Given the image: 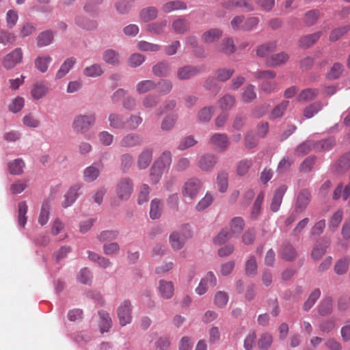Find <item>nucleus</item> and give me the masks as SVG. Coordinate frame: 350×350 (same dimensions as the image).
<instances>
[{
    "mask_svg": "<svg viewBox=\"0 0 350 350\" xmlns=\"http://www.w3.org/2000/svg\"><path fill=\"white\" fill-rule=\"evenodd\" d=\"M286 190V186L282 185L275 191L270 206V208L273 212L275 213L280 209L284 195L285 194Z\"/></svg>",
    "mask_w": 350,
    "mask_h": 350,
    "instance_id": "nucleus-16",
    "label": "nucleus"
},
{
    "mask_svg": "<svg viewBox=\"0 0 350 350\" xmlns=\"http://www.w3.org/2000/svg\"><path fill=\"white\" fill-rule=\"evenodd\" d=\"M277 47L276 41H271L260 45L256 49V55L259 57H264L268 54L275 50Z\"/></svg>",
    "mask_w": 350,
    "mask_h": 350,
    "instance_id": "nucleus-39",
    "label": "nucleus"
},
{
    "mask_svg": "<svg viewBox=\"0 0 350 350\" xmlns=\"http://www.w3.org/2000/svg\"><path fill=\"white\" fill-rule=\"evenodd\" d=\"M318 90L308 88L303 90L297 97L298 101H309L313 100L318 95Z\"/></svg>",
    "mask_w": 350,
    "mask_h": 350,
    "instance_id": "nucleus-61",
    "label": "nucleus"
},
{
    "mask_svg": "<svg viewBox=\"0 0 350 350\" xmlns=\"http://www.w3.org/2000/svg\"><path fill=\"white\" fill-rule=\"evenodd\" d=\"M272 342V335L269 333H264L260 335L258 340V346L260 350H268Z\"/></svg>",
    "mask_w": 350,
    "mask_h": 350,
    "instance_id": "nucleus-52",
    "label": "nucleus"
},
{
    "mask_svg": "<svg viewBox=\"0 0 350 350\" xmlns=\"http://www.w3.org/2000/svg\"><path fill=\"white\" fill-rule=\"evenodd\" d=\"M217 162V157L211 153H206L202 155L198 161V167L201 170L208 172L213 169Z\"/></svg>",
    "mask_w": 350,
    "mask_h": 350,
    "instance_id": "nucleus-11",
    "label": "nucleus"
},
{
    "mask_svg": "<svg viewBox=\"0 0 350 350\" xmlns=\"http://www.w3.org/2000/svg\"><path fill=\"white\" fill-rule=\"evenodd\" d=\"M222 7L226 9H231L234 7L243 8L247 12H252L254 10L253 5L251 3L250 0H227L221 3Z\"/></svg>",
    "mask_w": 350,
    "mask_h": 350,
    "instance_id": "nucleus-13",
    "label": "nucleus"
},
{
    "mask_svg": "<svg viewBox=\"0 0 350 350\" xmlns=\"http://www.w3.org/2000/svg\"><path fill=\"white\" fill-rule=\"evenodd\" d=\"M202 186L200 180L196 178H191L184 183L181 189L182 195L185 198L193 200L199 193Z\"/></svg>",
    "mask_w": 350,
    "mask_h": 350,
    "instance_id": "nucleus-4",
    "label": "nucleus"
},
{
    "mask_svg": "<svg viewBox=\"0 0 350 350\" xmlns=\"http://www.w3.org/2000/svg\"><path fill=\"white\" fill-rule=\"evenodd\" d=\"M294 163L293 157H284L278 163L276 172L278 174H284L289 170L291 166Z\"/></svg>",
    "mask_w": 350,
    "mask_h": 350,
    "instance_id": "nucleus-57",
    "label": "nucleus"
},
{
    "mask_svg": "<svg viewBox=\"0 0 350 350\" xmlns=\"http://www.w3.org/2000/svg\"><path fill=\"white\" fill-rule=\"evenodd\" d=\"M235 49L234 40L232 38H226L221 41L218 51L230 55L235 52Z\"/></svg>",
    "mask_w": 350,
    "mask_h": 350,
    "instance_id": "nucleus-34",
    "label": "nucleus"
},
{
    "mask_svg": "<svg viewBox=\"0 0 350 350\" xmlns=\"http://www.w3.org/2000/svg\"><path fill=\"white\" fill-rule=\"evenodd\" d=\"M235 97L230 94H226L218 100V105L221 110L227 111L235 105Z\"/></svg>",
    "mask_w": 350,
    "mask_h": 350,
    "instance_id": "nucleus-36",
    "label": "nucleus"
},
{
    "mask_svg": "<svg viewBox=\"0 0 350 350\" xmlns=\"http://www.w3.org/2000/svg\"><path fill=\"white\" fill-rule=\"evenodd\" d=\"M167 25V21L166 20L153 23L148 25V31L151 33L159 35L164 32Z\"/></svg>",
    "mask_w": 350,
    "mask_h": 350,
    "instance_id": "nucleus-59",
    "label": "nucleus"
},
{
    "mask_svg": "<svg viewBox=\"0 0 350 350\" xmlns=\"http://www.w3.org/2000/svg\"><path fill=\"white\" fill-rule=\"evenodd\" d=\"M163 204L160 199L154 198L150 202V217L152 219H159L162 214Z\"/></svg>",
    "mask_w": 350,
    "mask_h": 350,
    "instance_id": "nucleus-29",
    "label": "nucleus"
},
{
    "mask_svg": "<svg viewBox=\"0 0 350 350\" xmlns=\"http://www.w3.org/2000/svg\"><path fill=\"white\" fill-rule=\"evenodd\" d=\"M76 62L77 59L74 57H70L65 59L64 62L60 66L59 70L56 72V79H60L64 77L72 68Z\"/></svg>",
    "mask_w": 350,
    "mask_h": 350,
    "instance_id": "nucleus-25",
    "label": "nucleus"
},
{
    "mask_svg": "<svg viewBox=\"0 0 350 350\" xmlns=\"http://www.w3.org/2000/svg\"><path fill=\"white\" fill-rule=\"evenodd\" d=\"M252 160L248 159H241L237 163L236 172L239 176H245L252 165Z\"/></svg>",
    "mask_w": 350,
    "mask_h": 350,
    "instance_id": "nucleus-46",
    "label": "nucleus"
},
{
    "mask_svg": "<svg viewBox=\"0 0 350 350\" xmlns=\"http://www.w3.org/2000/svg\"><path fill=\"white\" fill-rule=\"evenodd\" d=\"M135 0H116L115 7L119 14H124L131 9Z\"/></svg>",
    "mask_w": 350,
    "mask_h": 350,
    "instance_id": "nucleus-55",
    "label": "nucleus"
},
{
    "mask_svg": "<svg viewBox=\"0 0 350 350\" xmlns=\"http://www.w3.org/2000/svg\"><path fill=\"white\" fill-rule=\"evenodd\" d=\"M172 163V154L170 151H164L159 159L154 163V165L157 168L167 172Z\"/></svg>",
    "mask_w": 350,
    "mask_h": 350,
    "instance_id": "nucleus-22",
    "label": "nucleus"
},
{
    "mask_svg": "<svg viewBox=\"0 0 350 350\" xmlns=\"http://www.w3.org/2000/svg\"><path fill=\"white\" fill-rule=\"evenodd\" d=\"M187 8L185 2L180 0L169 1L164 3L161 9L164 13H170L177 10H185Z\"/></svg>",
    "mask_w": 350,
    "mask_h": 350,
    "instance_id": "nucleus-21",
    "label": "nucleus"
},
{
    "mask_svg": "<svg viewBox=\"0 0 350 350\" xmlns=\"http://www.w3.org/2000/svg\"><path fill=\"white\" fill-rule=\"evenodd\" d=\"M137 47L139 50L146 52H157L161 49V46L159 45L144 40L138 42Z\"/></svg>",
    "mask_w": 350,
    "mask_h": 350,
    "instance_id": "nucleus-62",
    "label": "nucleus"
},
{
    "mask_svg": "<svg viewBox=\"0 0 350 350\" xmlns=\"http://www.w3.org/2000/svg\"><path fill=\"white\" fill-rule=\"evenodd\" d=\"M81 187V185L76 184L71 187L64 196V200L62 202V206L67 208L71 206L77 200L79 196V191Z\"/></svg>",
    "mask_w": 350,
    "mask_h": 350,
    "instance_id": "nucleus-18",
    "label": "nucleus"
},
{
    "mask_svg": "<svg viewBox=\"0 0 350 350\" xmlns=\"http://www.w3.org/2000/svg\"><path fill=\"white\" fill-rule=\"evenodd\" d=\"M23 59V52L21 48H16L7 54L3 60V66L8 70L13 68Z\"/></svg>",
    "mask_w": 350,
    "mask_h": 350,
    "instance_id": "nucleus-8",
    "label": "nucleus"
},
{
    "mask_svg": "<svg viewBox=\"0 0 350 350\" xmlns=\"http://www.w3.org/2000/svg\"><path fill=\"white\" fill-rule=\"evenodd\" d=\"M100 317V329L102 333L108 332L112 325V321L109 313L105 310L98 312Z\"/></svg>",
    "mask_w": 350,
    "mask_h": 350,
    "instance_id": "nucleus-40",
    "label": "nucleus"
},
{
    "mask_svg": "<svg viewBox=\"0 0 350 350\" xmlns=\"http://www.w3.org/2000/svg\"><path fill=\"white\" fill-rule=\"evenodd\" d=\"M288 105L289 102L288 100H284L281 103L276 105L271 112L270 118L275 119L281 117L287 109Z\"/></svg>",
    "mask_w": 350,
    "mask_h": 350,
    "instance_id": "nucleus-60",
    "label": "nucleus"
},
{
    "mask_svg": "<svg viewBox=\"0 0 350 350\" xmlns=\"http://www.w3.org/2000/svg\"><path fill=\"white\" fill-rule=\"evenodd\" d=\"M109 126L113 129L122 130L126 129V120L123 115L113 112L108 116Z\"/></svg>",
    "mask_w": 350,
    "mask_h": 350,
    "instance_id": "nucleus-15",
    "label": "nucleus"
},
{
    "mask_svg": "<svg viewBox=\"0 0 350 350\" xmlns=\"http://www.w3.org/2000/svg\"><path fill=\"white\" fill-rule=\"evenodd\" d=\"M275 76V72L272 70H257L254 73V77L256 79L262 81L259 84L260 90L267 94H271L275 90L278 83L275 81H269V79H274Z\"/></svg>",
    "mask_w": 350,
    "mask_h": 350,
    "instance_id": "nucleus-3",
    "label": "nucleus"
},
{
    "mask_svg": "<svg viewBox=\"0 0 350 350\" xmlns=\"http://www.w3.org/2000/svg\"><path fill=\"white\" fill-rule=\"evenodd\" d=\"M213 112V107H204L198 112V120L201 122H208L211 119Z\"/></svg>",
    "mask_w": 350,
    "mask_h": 350,
    "instance_id": "nucleus-51",
    "label": "nucleus"
},
{
    "mask_svg": "<svg viewBox=\"0 0 350 350\" xmlns=\"http://www.w3.org/2000/svg\"><path fill=\"white\" fill-rule=\"evenodd\" d=\"M200 72V70L193 66H185L178 69L177 77L180 80H188Z\"/></svg>",
    "mask_w": 350,
    "mask_h": 350,
    "instance_id": "nucleus-23",
    "label": "nucleus"
},
{
    "mask_svg": "<svg viewBox=\"0 0 350 350\" xmlns=\"http://www.w3.org/2000/svg\"><path fill=\"white\" fill-rule=\"evenodd\" d=\"M245 226L243 219L240 217L233 218L230 221V228L229 231L235 237L239 235Z\"/></svg>",
    "mask_w": 350,
    "mask_h": 350,
    "instance_id": "nucleus-41",
    "label": "nucleus"
},
{
    "mask_svg": "<svg viewBox=\"0 0 350 350\" xmlns=\"http://www.w3.org/2000/svg\"><path fill=\"white\" fill-rule=\"evenodd\" d=\"M319 17V12L317 10H312L307 12L304 16V23L306 26L314 25Z\"/></svg>",
    "mask_w": 350,
    "mask_h": 350,
    "instance_id": "nucleus-64",
    "label": "nucleus"
},
{
    "mask_svg": "<svg viewBox=\"0 0 350 350\" xmlns=\"http://www.w3.org/2000/svg\"><path fill=\"white\" fill-rule=\"evenodd\" d=\"M142 142V137L139 134L130 133L122 136L120 140L119 146L121 148H132L140 146Z\"/></svg>",
    "mask_w": 350,
    "mask_h": 350,
    "instance_id": "nucleus-7",
    "label": "nucleus"
},
{
    "mask_svg": "<svg viewBox=\"0 0 350 350\" xmlns=\"http://www.w3.org/2000/svg\"><path fill=\"white\" fill-rule=\"evenodd\" d=\"M350 265V257L343 256L339 258L334 265V271L337 275L345 274Z\"/></svg>",
    "mask_w": 350,
    "mask_h": 350,
    "instance_id": "nucleus-33",
    "label": "nucleus"
},
{
    "mask_svg": "<svg viewBox=\"0 0 350 350\" xmlns=\"http://www.w3.org/2000/svg\"><path fill=\"white\" fill-rule=\"evenodd\" d=\"M100 172V165L94 163L90 166L85 167L83 170V178L85 182L91 183L95 180Z\"/></svg>",
    "mask_w": 350,
    "mask_h": 350,
    "instance_id": "nucleus-19",
    "label": "nucleus"
},
{
    "mask_svg": "<svg viewBox=\"0 0 350 350\" xmlns=\"http://www.w3.org/2000/svg\"><path fill=\"white\" fill-rule=\"evenodd\" d=\"M152 150L150 148L144 149L137 157V165L139 169L147 168L152 161Z\"/></svg>",
    "mask_w": 350,
    "mask_h": 350,
    "instance_id": "nucleus-17",
    "label": "nucleus"
},
{
    "mask_svg": "<svg viewBox=\"0 0 350 350\" xmlns=\"http://www.w3.org/2000/svg\"><path fill=\"white\" fill-rule=\"evenodd\" d=\"M133 163V157L130 153H124L120 157V168L124 173L127 172Z\"/></svg>",
    "mask_w": 350,
    "mask_h": 350,
    "instance_id": "nucleus-58",
    "label": "nucleus"
},
{
    "mask_svg": "<svg viewBox=\"0 0 350 350\" xmlns=\"http://www.w3.org/2000/svg\"><path fill=\"white\" fill-rule=\"evenodd\" d=\"M143 119L139 113L131 114L128 118L126 119V129L129 131L136 130L139 126L142 123Z\"/></svg>",
    "mask_w": 350,
    "mask_h": 350,
    "instance_id": "nucleus-45",
    "label": "nucleus"
},
{
    "mask_svg": "<svg viewBox=\"0 0 350 350\" xmlns=\"http://www.w3.org/2000/svg\"><path fill=\"white\" fill-rule=\"evenodd\" d=\"M103 73V69L100 64H93L83 69V75L87 77L96 78L100 77Z\"/></svg>",
    "mask_w": 350,
    "mask_h": 350,
    "instance_id": "nucleus-32",
    "label": "nucleus"
},
{
    "mask_svg": "<svg viewBox=\"0 0 350 350\" xmlns=\"http://www.w3.org/2000/svg\"><path fill=\"white\" fill-rule=\"evenodd\" d=\"M158 16V10L153 6H149L142 9L139 13L141 20L148 22L155 19Z\"/></svg>",
    "mask_w": 350,
    "mask_h": 350,
    "instance_id": "nucleus-42",
    "label": "nucleus"
},
{
    "mask_svg": "<svg viewBox=\"0 0 350 350\" xmlns=\"http://www.w3.org/2000/svg\"><path fill=\"white\" fill-rule=\"evenodd\" d=\"M16 37L14 33L5 30L0 31V44L4 46H10L14 44Z\"/></svg>",
    "mask_w": 350,
    "mask_h": 350,
    "instance_id": "nucleus-56",
    "label": "nucleus"
},
{
    "mask_svg": "<svg viewBox=\"0 0 350 350\" xmlns=\"http://www.w3.org/2000/svg\"><path fill=\"white\" fill-rule=\"evenodd\" d=\"M28 206L25 201L21 202L18 206V224L23 228L27 223Z\"/></svg>",
    "mask_w": 350,
    "mask_h": 350,
    "instance_id": "nucleus-47",
    "label": "nucleus"
},
{
    "mask_svg": "<svg viewBox=\"0 0 350 350\" xmlns=\"http://www.w3.org/2000/svg\"><path fill=\"white\" fill-rule=\"evenodd\" d=\"M96 120L94 113L78 114L72 120V128L75 133L84 134L95 124Z\"/></svg>",
    "mask_w": 350,
    "mask_h": 350,
    "instance_id": "nucleus-1",
    "label": "nucleus"
},
{
    "mask_svg": "<svg viewBox=\"0 0 350 350\" xmlns=\"http://www.w3.org/2000/svg\"><path fill=\"white\" fill-rule=\"evenodd\" d=\"M158 289L161 297L163 299H169L174 295V288L172 282L159 280Z\"/></svg>",
    "mask_w": 350,
    "mask_h": 350,
    "instance_id": "nucleus-20",
    "label": "nucleus"
},
{
    "mask_svg": "<svg viewBox=\"0 0 350 350\" xmlns=\"http://www.w3.org/2000/svg\"><path fill=\"white\" fill-rule=\"evenodd\" d=\"M332 299L330 297L325 298L319 304L318 311L321 316H325L332 312Z\"/></svg>",
    "mask_w": 350,
    "mask_h": 350,
    "instance_id": "nucleus-53",
    "label": "nucleus"
},
{
    "mask_svg": "<svg viewBox=\"0 0 350 350\" xmlns=\"http://www.w3.org/2000/svg\"><path fill=\"white\" fill-rule=\"evenodd\" d=\"M232 237H234L231 234V232L228 229L224 228L214 238L213 242L216 245H221L225 244Z\"/></svg>",
    "mask_w": 350,
    "mask_h": 350,
    "instance_id": "nucleus-50",
    "label": "nucleus"
},
{
    "mask_svg": "<svg viewBox=\"0 0 350 350\" xmlns=\"http://www.w3.org/2000/svg\"><path fill=\"white\" fill-rule=\"evenodd\" d=\"M170 66L167 62H161L152 67V72L157 77H165L170 74Z\"/></svg>",
    "mask_w": 350,
    "mask_h": 350,
    "instance_id": "nucleus-44",
    "label": "nucleus"
},
{
    "mask_svg": "<svg viewBox=\"0 0 350 350\" xmlns=\"http://www.w3.org/2000/svg\"><path fill=\"white\" fill-rule=\"evenodd\" d=\"M49 92V88L46 82L38 81L33 85L31 95L34 100H38L46 96Z\"/></svg>",
    "mask_w": 350,
    "mask_h": 350,
    "instance_id": "nucleus-12",
    "label": "nucleus"
},
{
    "mask_svg": "<svg viewBox=\"0 0 350 350\" xmlns=\"http://www.w3.org/2000/svg\"><path fill=\"white\" fill-rule=\"evenodd\" d=\"M311 194L310 192L306 189H303L298 193L295 204V211L296 213L304 212L310 202Z\"/></svg>",
    "mask_w": 350,
    "mask_h": 350,
    "instance_id": "nucleus-10",
    "label": "nucleus"
},
{
    "mask_svg": "<svg viewBox=\"0 0 350 350\" xmlns=\"http://www.w3.org/2000/svg\"><path fill=\"white\" fill-rule=\"evenodd\" d=\"M132 306L129 300H124L118 307L117 314L121 326L129 324L132 320Z\"/></svg>",
    "mask_w": 350,
    "mask_h": 350,
    "instance_id": "nucleus-6",
    "label": "nucleus"
},
{
    "mask_svg": "<svg viewBox=\"0 0 350 350\" xmlns=\"http://www.w3.org/2000/svg\"><path fill=\"white\" fill-rule=\"evenodd\" d=\"M228 174L226 172H220L218 173L217 176V184L219 187V190L221 193H224L227 191L228 187Z\"/></svg>",
    "mask_w": 350,
    "mask_h": 350,
    "instance_id": "nucleus-54",
    "label": "nucleus"
},
{
    "mask_svg": "<svg viewBox=\"0 0 350 350\" xmlns=\"http://www.w3.org/2000/svg\"><path fill=\"white\" fill-rule=\"evenodd\" d=\"M133 191V180L128 178H122L118 183L116 193L118 198L122 201L128 200Z\"/></svg>",
    "mask_w": 350,
    "mask_h": 350,
    "instance_id": "nucleus-5",
    "label": "nucleus"
},
{
    "mask_svg": "<svg viewBox=\"0 0 350 350\" xmlns=\"http://www.w3.org/2000/svg\"><path fill=\"white\" fill-rule=\"evenodd\" d=\"M54 33L51 30H46L40 33L37 37V45L44 47L49 45L53 40Z\"/></svg>",
    "mask_w": 350,
    "mask_h": 350,
    "instance_id": "nucleus-35",
    "label": "nucleus"
},
{
    "mask_svg": "<svg viewBox=\"0 0 350 350\" xmlns=\"http://www.w3.org/2000/svg\"><path fill=\"white\" fill-rule=\"evenodd\" d=\"M157 87V84L152 80H142L136 84V91L139 94H144Z\"/></svg>",
    "mask_w": 350,
    "mask_h": 350,
    "instance_id": "nucleus-38",
    "label": "nucleus"
},
{
    "mask_svg": "<svg viewBox=\"0 0 350 350\" xmlns=\"http://www.w3.org/2000/svg\"><path fill=\"white\" fill-rule=\"evenodd\" d=\"M192 237V232L188 225L179 230L172 232L169 237L170 244L174 250H181L186 242Z\"/></svg>",
    "mask_w": 350,
    "mask_h": 350,
    "instance_id": "nucleus-2",
    "label": "nucleus"
},
{
    "mask_svg": "<svg viewBox=\"0 0 350 350\" xmlns=\"http://www.w3.org/2000/svg\"><path fill=\"white\" fill-rule=\"evenodd\" d=\"M329 242L325 241L322 243L317 244L312 251V257L314 260H319L325 253L327 247L329 246Z\"/></svg>",
    "mask_w": 350,
    "mask_h": 350,
    "instance_id": "nucleus-49",
    "label": "nucleus"
},
{
    "mask_svg": "<svg viewBox=\"0 0 350 350\" xmlns=\"http://www.w3.org/2000/svg\"><path fill=\"white\" fill-rule=\"evenodd\" d=\"M234 70L232 68H219L215 72V78L219 81H226L228 80L233 75Z\"/></svg>",
    "mask_w": 350,
    "mask_h": 350,
    "instance_id": "nucleus-63",
    "label": "nucleus"
},
{
    "mask_svg": "<svg viewBox=\"0 0 350 350\" xmlns=\"http://www.w3.org/2000/svg\"><path fill=\"white\" fill-rule=\"evenodd\" d=\"M25 164L22 159H16L10 162L8 168L12 175H20L23 172Z\"/></svg>",
    "mask_w": 350,
    "mask_h": 350,
    "instance_id": "nucleus-37",
    "label": "nucleus"
},
{
    "mask_svg": "<svg viewBox=\"0 0 350 350\" xmlns=\"http://www.w3.org/2000/svg\"><path fill=\"white\" fill-rule=\"evenodd\" d=\"M75 23L79 27L86 30H92L97 27L96 21L89 19L83 15L77 16L75 17Z\"/></svg>",
    "mask_w": 350,
    "mask_h": 350,
    "instance_id": "nucleus-28",
    "label": "nucleus"
},
{
    "mask_svg": "<svg viewBox=\"0 0 350 350\" xmlns=\"http://www.w3.org/2000/svg\"><path fill=\"white\" fill-rule=\"evenodd\" d=\"M256 98V88L252 84L247 85L241 93V99L244 103H251Z\"/></svg>",
    "mask_w": 350,
    "mask_h": 350,
    "instance_id": "nucleus-43",
    "label": "nucleus"
},
{
    "mask_svg": "<svg viewBox=\"0 0 350 350\" xmlns=\"http://www.w3.org/2000/svg\"><path fill=\"white\" fill-rule=\"evenodd\" d=\"M190 27L189 22L184 18L175 19L172 23L173 31L177 34H185Z\"/></svg>",
    "mask_w": 350,
    "mask_h": 350,
    "instance_id": "nucleus-27",
    "label": "nucleus"
},
{
    "mask_svg": "<svg viewBox=\"0 0 350 350\" xmlns=\"http://www.w3.org/2000/svg\"><path fill=\"white\" fill-rule=\"evenodd\" d=\"M103 59L107 64L112 66L118 65L120 63V56L118 52L113 49H107L103 53Z\"/></svg>",
    "mask_w": 350,
    "mask_h": 350,
    "instance_id": "nucleus-30",
    "label": "nucleus"
},
{
    "mask_svg": "<svg viewBox=\"0 0 350 350\" xmlns=\"http://www.w3.org/2000/svg\"><path fill=\"white\" fill-rule=\"evenodd\" d=\"M52 62V57L49 55L44 54L38 55L34 59L35 68L41 73H45Z\"/></svg>",
    "mask_w": 350,
    "mask_h": 350,
    "instance_id": "nucleus-24",
    "label": "nucleus"
},
{
    "mask_svg": "<svg viewBox=\"0 0 350 350\" xmlns=\"http://www.w3.org/2000/svg\"><path fill=\"white\" fill-rule=\"evenodd\" d=\"M321 33L317 31L300 38L299 45L301 48H308L313 45L321 37Z\"/></svg>",
    "mask_w": 350,
    "mask_h": 350,
    "instance_id": "nucleus-31",
    "label": "nucleus"
},
{
    "mask_svg": "<svg viewBox=\"0 0 350 350\" xmlns=\"http://www.w3.org/2000/svg\"><path fill=\"white\" fill-rule=\"evenodd\" d=\"M209 144L220 151H225L230 145L228 137L225 133H214L209 139Z\"/></svg>",
    "mask_w": 350,
    "mask_h": 350,
    "instance_id": "nucleus-9",
    "label": "nucleus"
},
{
    "mask_svg": "<svg viewBox=\"0 0 350 350\" xmlns=\"http://www.w3.org/2000/svg\"><path fill=\"white\" fill-rule=\"evenodd\" d=\"M222 34L223 31L220 29H210L202 33L201 40L204 44H213L221 38Z\"/></svg>",
    "mask_w": 350,
    "mask_h": 350,
    "instance_id": "nucleus-14",
    "label": "nucleus"
},
{
    "mask_svg": "<svg viewBox=\"0 0 350 350\" xmlns=\"http://www.w3.org/2000/svg\"><path fill=\"white\" fill-rule=\"evenodd\" d=\"M288 57V55L285 52L274 54L266 59V64L269 67L279 66L286 63Z\"/></svg>",
    "mask_w": 350,
    "mask_h": 350,
    "instance_id": "nucleus-26",
    "label": "nucleus"
},
{
    "mask_svg": "<svg viewBox=\"0 0 350 350\" xmlns=\"http://www.w3.org/2000/svg\"><path fill=\"white\" fill-rule=\"evenodd\" d=\"M185 44L193 49V53L198 57H204V50L198 45V38L194 36H188L185 40Z\"/></svg>",
    "mask_w": 350,
    "mask_h": 350,
    "instance_id": "nucleus-48",
    "label": "nucleus"
}]
</instances>
